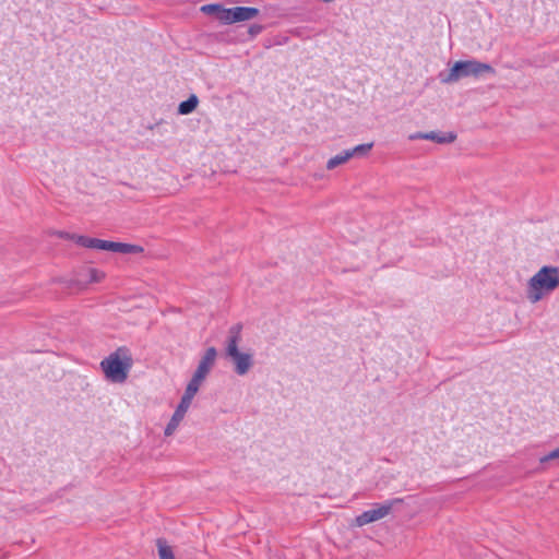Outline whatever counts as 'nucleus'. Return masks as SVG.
<instances>
[{
  "label": "nucleus",
  "instance_id": "1",
  "mask_svg": "<svg viewBox=\"0 0 559 559\" xmlns=\"http://www.w3.org/2000/svg\"><path fill=\"white\" fill-rule=\"evenodd\" d=\"M559 288V267L544 265L526 282L525 296L530 304L535 305Z\"/></svg>",
  "mask_w": 559,
  "mask_h": 559
},
{
  "label": "nucleus",
  "instance_id": "2",
  "mask_svg": "<svg viewBox=\"0 0 559 559\" xmlns=\"http://www.w3.org/2000/svg\"><path fill=\"white\" fill-rule=\"evenodd\" d=\"M133 365L131 354L127 348H118L100 361L105 379L110 383H124Z\"/></svg>",
  "mask_w": 559,
  "mask_h": 559
},
{
  "label": "nucleus",
  "instance_id": "3",
  "mask_svg": "<svg viewBox=\"0 0 559 559\" xmlns=\"http://www.w3.org/2000/svg\"><path fill=\"white\" fill-rule=\"evenodd\" d=\"M241 334L239 328H233L225 343L226 357L231 361L234 371L238 376L247 374L254 365L251 349L240 347Z\"/></svg>",
  "mask_w": 559,
  "mask_h": 559
},
{
  "label": "nucleus",
  "instance_id": "4",
  "mask_svg": "<svg viewBox=\"0 0 559 559\" xmlns=\"http://www.w3.org/2000/svg\"><path fill=\"white\" fill-rule=\"evenodd\" d=\"M495 69L488 64L477 60L456 61L445 76H441V82L445 84L455 83L463 78H478L484 74H493Z\"/></svg>",
  "mask_w": 559,
  "mask_h": 559
},
{
  "label": "nucleus",
  "instance_id": "5",
  "mask_svg": "<svg viewBox=\"0 0 559 559\" xmlns=\"http://www.w3.org/2000/svg\"><path fill=\"white\" fill-rule=\"evenodd\" d=\"M403 502L401 498H394L383 503L376 504L373 508L362 512L355 518L353 525L357 527L365 526L367 524L380 521L386 518L393 510V508Z\"/></svg>",
  "mask_w": 559,
  "mask_h": 559
},
{
  "label": "nucleus",
  "instance_id": "6",
  "mask_svg": "<svg viewBox=\"0 0 559 559\" xmlns=\"http://www.w3.org/2000/svg\"><path fill=\"white\" fill-rule=\"evenodd\" d=\"M373 147V142L358 144L352 148L344 150L341 153L332 156L326 162V169L333 170L349 162L354 157L362 158L369 155Z\"/></svg>",
  "mask_w": 559,
  "mask_h": 559
},
{
  "label": "nucleus",
  "instance_id": "7",
  "mask_svg": "<svg viewBox=\"0 0 559 559\" xmlns=\"http://www.w3.org/2000/svg\"><path fill=\"white\" fill-rule=\"evenodd\" d=\"M259 15V10L251 7H235L223 12L222 23L234 24L250 21Z\"/></svg>",
  "mask_w": 559,
  "mask_h": 559
},
{
  "label": "nucleus",
  "instance_id": "8",
  "mask_svg": "<svg viewBox=\"0 0 559 559\" xmlns=\"http://www.w3.org/2000/svg\"><path fill=\"white\" fill-rule=\"evenodd\" d=\"M191 407L179 402L164 428V437H173L185 421Z\"/></svg>",
  "mask_w": 559,
  "mask_h": 559
},
{
  "label": "nucleus",
  "instance_id": "9",
  "mask_svg": "<svg viewBox=\"0 0 559 559\" xmlns=\"http://www.w3.org/2000/svg\"><path fill=\"white\" fill-rule=\"evenodd\" d=\"M217 352L214 347H209L201 357L199 365L193 373L194 377L205 380L214 367Z\"/></svg>",
  "mask_w": 559,
  "mask_h": 559
},
{
  "label": "nucleus",
  "instance_id": "10",
  "mask_svg": "<svg viewBox=\"0 0 559 559\" xmlns=\"http://www.w3.org/2000/svg\"><path fill=\"white\" fill-rule=\"evenodd\" d=\"M203 382H204V380L192 376V378L188 382V384L185 389V392H183L182 396L180 397L179 402L191 407L193 399L198 394Z\"/></svg>",
  "mask_w": 559,
  "mask_h": 559
},
{
  "label": "nucleus",
  "instance_id": "11",
  "mask_svg": "<svg viewBox=\"0 0 559 559\" xmlns=\"http://www.w3.org/2000/svg\"><path fill=\"white\" fill-rule=\"evenodd\" d=\"M424 140L432 141L438 144H450L456 140V134L453 132L429 131L425 133Z\"/></svg>",
  "mask_w": 559,
  "mask_h": 559
},
{
  "label": "nucleus",
  "instance_id": "12",
  "mask_svg": "<svg viewBox=\"0 0 559 559\" xmlns=\"http://www.w3.org/2000/svg\"><path fill=\"white\" fill-rule=\"evenodd\" d=\"M199 105V98L197 95L192 94L190 95V97L185 100V102H181L178 106V114L180 115H189L191 114L192 111L195 110V108L198 107Z\"/></svg>",
  "mask_w": 559,
  "mask_h": 559
},
{
  "label": "nucleus",
  "instance_id": "13",
  "mask_svg": "<svg viewBox=\"0 0 559 559\" xmlns=\"http://www.w3.org/2000/svg\"><path fill=\"white\" fill-rule=\"evenodd\" d=\"M142 251H143V249L140 246L114 241L112 252L133 254V253H140Z\"/></svg>",
  "mask_w": 559,
  "mask_h": 559
},
{
  "label": "nucleus",
  "instance_id": "14",
  "mask_svg": "<svg viewBox=\"0 0 559 559\" xmlns=\"http://www.w3.org/2000/svg\"><path fill=\"white\" fill-rule=\"evenodd\" d=\"M159 559H176L173 548L164 539L156 542Z\"/></svg>",
  "mask_w": 559,
  "mask_h": 559
},
{
  "label": "nucleus",
  "instance_id": "15",
  "mask_svg": "<svg viewBox=\"0 0 559 559\" xmlns=\"http://www.w3.org/2000/svg\"><path fill=\"white\" fill-rule=\"evenodd\" d=\"M61 237L67 238L75 242L76 245L84 248H93V239L82 235H70V234H61Z\"/></svg>",
  "mask_w": 559,
  "mask_h": 559
},
{
  "label": "nucleus",
  "instance_id": "16",
  "mask_svg": "<svg viewBox=\"0 0 559 559\" xmlns=\"http://www.w3.org/2000/svg\"><path fill=\"white\" fill-rule=\"evenodd\" d=\"M227 9L223 8L221 4H204L200 8V11L205 14H215L217 19L222 22L223 12Z\"/></svg>",
  "mask_w": 559,
  "mask_h": 559
},
{
  "label": "nucleus",
  "instance_id": "17",
  "mask_svg": "<svg viewBox=\"0 0 559 559\" xmlns=\"http://www.w3.org/2000/svg\"><path fill=\"white\" fill-rule=\"evenodd\" d=\"M88 283H99L105 278V273L98 269L90 267L86 271Z\"/></svg>",
  "mask_w": 559,
  "mask_h": 559
},
{
  "label": "nucleus",
  "instance_id": "18",
  "mask_svg": "<svg viewBox=\"0 0 559 559\" xmlns=\"http://www.w3.org/2000/svg\"><path fill=\"white\" fill-rule=\"evenodd\" d=\"M114 241L102 240V239H93V249L111 251L112 252Z\"/></svg>",
  "mask_w": 559,
  "mask_h": 559
},
{
  "label": "nucleus",
  "instance_id": "19",
  "mask_svg": "<svg viewBox=\"0 0 559 559\" xmlns=\"http://www.w3.org/2000/svg\"><path fill=\"white\" fill-rule=\"evenodd\" d=\"M558 459H559V447L556 448L555 450L550 451L549 453L543 455L542 457H539V463L546 464L550 461L558 460Z\"/></svg>",
  "mask_w": 559,
  "mask_h": 559
},
{
  "label": "nucleus",
  "instance_id": "20",
  "mask_svg": "<svg viewBox=\"0 0 559 559\" xmlns=\"http://www.w3.org/2000/svg\"><path fill=\"white\" fill-rule=\"evenodd\" d=\"M262 31V26L261 25H251L250 28H249V33L250 35L254 36V35H258L260 32Z\"/></svg>",
  "mask_w": 559,
  "mask_h": 559
},
{
  "label": "nucleus",
  "instance_id": "21",
  "mask_svg": "<svg viewBox=\"0 0 559 559\" xmlns=\"http://www.w3.org/2000/svg\"><path fill=\"white\" fill-rule=\"evenodd\" d=\"M426 132H416V133H413L408 136L409 140L414 141V140H424V135H425Z\"/></svg>",
  "mask_w": 559,
  "mask_h": 559
}]
</instances>
